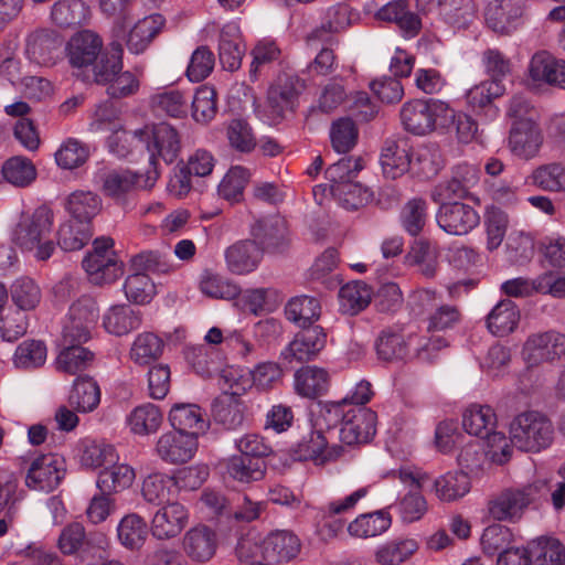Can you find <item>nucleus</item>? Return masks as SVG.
Here are the masks:
<instances>
[{
    "label": "nucleus",
    "instance_id": "33",
    "mask_svg": "<svg viewBox=\"0 0 565 565\" xmlns=\"http://www.w3.org/2000/svg\"><path fill=\"white\" fill-rule=\"evenodd\" d=\"M140 323V311L129 305L111 306L103 317L106 331L118 337L137 329Z\"/></svg>",
    "mask_w": 565,
    "mask_h": 565
},
{
    "label": "nucleus",
    "instance_id": "63",
    "mask_svg": "<svg viewBox=\"0 0 565 565\" xmlns=\"http://www.w3.org/2000/svg\"><path fill=\"white\" fill-rule=\"evenodd\" d=\"M513 542V533L502 524L494 523L487 526L481 535L482 551L490 556L503 553Z\"/></svg>",
    "mask_w": 565,
    "mask_h": 565
},
{
    "label": "nucleus",
    "instance_id": "54",
    "mask_svg": "<svg viewBox=\"0 0 565 565\" xmlns=\"http://www.w3.org/2000/svg\"><path fill=\"white\" fill-rule=\"evenodd\" d=\"M62 350L57 356L56 364L57 369L75 374L87 369L93 360L94 353L83 345H61Z\"/></svg>",
    "mask_w": 565,
    "mask_h": 565
},
{
    "label": "nucleus",
    "instance_id": "2",
    "mask_svg": "<svg viewBox=\"0 0 565 565\" xmlns=\"http://www.w3.org/2000/svg\"><path fill=\"white\" fill-rule=\"evenodd\" d=\"M510 441L522 451L539 452L553 441L551 420L536 411L516 415L510 423Z\"/></svg>",
    "mask_w": 565,
    "mask_h": 565
},
{
    "label": "nucleus",
    "instance_id": "12",
    "mask_svg": "<svg viewBox=\"0 0 565 565\" xmlns=\"http://www.w3.org/2000/svg\"><path fill=\"white\" fill-rule=\"evenodd\" d=\"M543 142V136L534 118L512 122L509 136V147L513 154L521 159L534 158Z\"/></svg>",
    "mask_w": 565,
    "mask_h": 565
},
{
    "label": "nucleus",
    "instance_id": "47",
    "mask_svg": "<svg viewBox=\"0 0 565 565\" xmlns=\"http://www.w3.org/2000/svg\"><path fill=\"white\" fill-rule=\"evenodd\" d=\"M434 490L439 500L456 501L470 491V479L462 471L447 472L434 481Z\"/></svg>",
    "mask_w": 565,
    "mask_h": 565
},
{
    "label": "nucleus",
    "instance_id": "16",
    "mask_svg": "<svg viewBox=\"0 0 565 565\" xmlns=\"http://www.w3.org/2000/svg\"><path fill=\"white\" fill-rule=\"evenodd\" d=\"M103 49L102 38L84 30L71 38L67 43V57L74 68L84 70L92 66L99 57Z\"/></svg>",
    "mask_w": 565,
    "mask_h": 565
},
{
    "label": "nucleus",
    "instance_id": "22",
    "mask_svg": "<svg viewBox=\"0 0 565 565\" xmlns=\"http://www.w3.org/2000/svg\"><path fill=\"white\" fill-rule=\"evenodd\" d=\"M523 0H493L486 10L488 25L498 33H510L523 13Z\"/></svg>",
    "mask_w": 565,
    "mask_h": 565
},
{
    "label": "nucleus",
    "instance_id": "6",
    "mask_svg": "<svg viewBox=\"0 0 565 565\" xmlns=\"http://www.w3.org/2000/svg\"><path fill=\"white\" fill-rule=\"evenodd\" d=\"M435 218L441 231L454 236L467 235L480 224L479 212L462 201L439 205Z\"/></svg>",
    "mask_w": 565,
    "mask_h": 565
},
{
    "label": "nucleus",
    "instance_id": "1",
    "mask_svg": "<svg viewBox=\"0 0 565 565\" xmlns=\"http://www.w3.org/2000/svg\"><path fill=\"white\" fill-rule=\"evenodd\" d=\"M53 223L54 213L46 205H41L31 213L23 212L12 228L11 241L22 250L34 252L38 260H46L55 250V243L51 237Z\"/></svg>",
    "mask_w": 565,
    "mask_h": 565
},
{
    "label": "nucleus",
    "instance_id": "17",
    "mask_svg": "<svg viewBox=\"0 0 565 565\" xmlns=\"http://www.w3.org/2000/svg\"><path fill=\"white\" fill-rule=\"evenodd\" d=\"M198 448V440L192 435L169 431L160 436L156 445L158 456L171 465L189 461Z\"/></svg>",
    "mask_w": 565,
    "mask_h": 565
},
{
    "label": "nucleus",
    "instance_id": "41",
    "mask_svg": "<svg viewBox=\"0 0 565 565\" xmlns=\"http://www.w3.org/2000/svg\"><path fill=\"white\" fill-rule=\"evenodd\" d=\"M226 472L233 479L241 482H254L264 478L266 465L263 459L248 456H232L225 461Z\"/></svg>",
    "mask_w": 565,
    "mask_h": 565
},
{
    "label": "nucleus",
    "instance_id": "45",
    "mask_svg": "<svg viewBox=\"0 0 565 565\" xmlns=\"http://www.w3.org/2000/svg\"><path fill=\"white\" fill-rule=\"evenodd\" d=\"M89 8L83 0H60L51 10L52 21L61 28L81 25L88 19Z\"/></svg>",
    "mask_w": 565,
    "mask_h": 565
},
{
    "label": "nucleus",
    "instance_id": "8",
    "mask_svg": "<svg viewBox=\"0 0 565 565\" xmlns=\"http://www.w3.org/2000/svg\"><path fill=\"white\" fill-rule=\"evenodd\" d=\"M65 462L53 454L41 455L30 465L25 486L30 490L51 492L58 487L65 477Z\"/></svg>",
    "mask_w": 565,
    "mask_h": 565
},
{
    "label": "nucleus",
    "instance_id": "52",
    "mask_svg": "<svg viewBox=\"0 0 565 565\" xmlns=\"http://www.w3.org/2000/svg\"><path fill=\"white\" fill-rule=\"evenodd\" d=\"M120 543L127 548H139L148 536V524L137 513L125 515L117 529Z\"/></svg>",
    "mask_w": 565,
    "mask_h": 565
},
{
    "label": "nucleus",
    "instance_id": "15",
    "mask_svg": "<svg viewBox=\"0 0 565 565\" xmlns=\"http://www.w3.org/2000/svg\"><path fill=\"white\" fill-rule=\"evenodd\" d=\"M327 335L322 328H312L299 331L294 340L281 352V358L288 362H307L317 356L324 348Z\"/></svg>",
    "mask_w": 565,
    "mask_h": 565
},
{
    "label": "nucleus",
    "instance_id": "32",
    "mask_svg": "<svg viewBox=\"0 0 565 565\" xmlns=\"http://www.w3.org/2000/svg\"><path fill=\"white\" fill-rule=\"evenodd\" d=\"M520 317V310L512 300H501L487 316V328L495 337H505L516 329Z\"/></svg>",
    "mask_w": 565,
    "mask_h": 565
},
{
    "label": "nucleus",
    "instance_id": "38",
    "mask_svg": "<svg viewBox=\"0 0 565 565\" xmlns=\"http://www.w3.org/2000/svg\"><path fill=\"white\" fill-rule=\"evenodd\" d=\"M163 420L160 408L151 403L135 407L127 417V424L132 434L148 436L157 433Z\"/></svg>",
    "mask_w": 565,
    "mask_h": 565
},
{
    "label": "nucleus",
    "instance_id": "60",
    "mask_svg": "<svg viewBox=\"0 0 565 565\" xmlns=\"http://www.w3.org/2000/svg\"><path fill=\"white\" fill-rule=\"evenodd\" d=\"M358 137V127L351 118L342 117L332 122L330 138L337 152H349L356 145Z\"/></svg>",
    "mask_w": 565,
    "mask_h": 565
},
{
    "label": "nucleus",
    "instance_id": "19",
    "mask_svg": "<svg viewBox=\"0 0 565 565\" xmlns=\"http://www.w3.org/2000/svg\"><path fill=\"white\" fill-rule=\"evenodd\" d=\"M412 147L406 137L387 139L381 153V166L386 178L396 179L411 169Z\"/></svg>",
    "mask_w": 565,
    "mask_h": 565
},
{
    "label": "nucleus",
    "instance_id": "37",
    "mask_svg": "<svg viewBox=\"0 0 565 565\" xmlns=\"http://www.w3.org/2000/svg\"><path fill=\"white\" fill-rule=\"evenodd\" d=\"M122 45L118 41L110 43V53L99 55L92 65V79L96 84L107 85L122 70ZM90 75L84 79H89Z\"/></svg>",
    "mask_w": 565,
    "mask_h": 565
},
{
    "label": "nucleus",
    "instance_id": "40",
    "mask_svg": "<svg viewBox=\"0 0 565 565\" xmlns=\"http://www.w3.org/2000/svg\"><path fill=\"white\" fill-rule=\"evenodd\" d=\"M531 565H565V546L555 537H539L529 543Z\"/></svg>",
    "mask_w": 565,
    "mask_h": 565
},
{
    "label": "nucleus",
    "instance_id": "4",
    "mask_svg": "<svg viewBox=\"0 0 565 565\" xmlns=\"http://www.w3.org/2000/svg\"><path fill=\"white\" fill-rule=\"evenodd\" d=\"M446 110V105L440 100L414 99L402 106L401 121L406 131L424 136L435 130L437 117Z\"/></svg>",
    "mask_w": 565,
    "mask_h": 565
},
{
    "label": "nucleus",
    "instance_id": "64",
    "mask_svg": "<svg viewBox=\"0 0 565 565\" xmlns=\"http://www.w3.org/2000/svg\"><path fill=\"white\" fill-rule=\"evenodd\" d=\"M532 181L545 191H565V167L559 163L542 166L532 173Z\"/></svg>",
    "mask_w": 565,
    "mask_h": 565
},
{
    "label": "nucleus",
    "instance_id": "13",
    "mask_svg": "<svg viewBox=\"0 0 565 565\" xmlns=\"http://www.w3.org/2000/svg\"><path fill=\"white\" fill-rule=\"evenodd\" d=\"M252 242L264 252H282L287 245V226L282 217L271 215L257 220L250 227Z\"/></svg>",
    "mask_w": 565,
    "mask_h": 565
},
{
    "label": "nucleus",
    "instance_id": "46",
    "mask_svg": "<svg viewBox=\"0 0 565 565\" xmlns=\"http://www.w3.org/2000/svg\"><path fill=\"white\" fill-rule=\"evenodd\" d=\"M100 402V390L96 381L89 376H78L70 394V404L78 412L94 411Z\"/></svg>",
    "mask_w": 565,
    "mask_h": 565
},
{
    "label": "nucleus",
    "instance_id": "59",
    "mask_svg": "<svg viewBox=\"0 0 565 565\" xmlns=\"http://www.w3.org/2000/svg\"><path fill=\"white\" fill-rule=\"evenodd\" d=\"M174 486L172 478L161 473H151L142 482L141 494L147 502L154 505L169 503Z\"/></svg>",
    "mask_w": 565,
    "mask_h": 565
},
{
    "label": "nucleus",
    "instance_id": "25",
    "mask_svg": "<svg viewBox=\"0 0 565 565\" xmlns=\"http://www.w3.org/2000/svg\"><path fill=\"white\" fill-rule=\"evenodd\" d=\"M169 422L174 430L192 435L196 439L209 427V422L195 404H175L169 413Z\"/></svg>",
    "mask_w": 565,
    "mask_h": 565
},
{
    "label": "nucleus",
    "instance_id": "42",
    "mask_svg": "<svg viewBox=\"0 0 565 565\" xmlns=\"http://www.w3.org/2000/svg\"><path fill=\"white\" fill-rule=\"evenodd\" d=\"M391 523L392 519L390 513L385 510H379L359 515L349 524L348 531L352 536L363 539L374 537L386 532Z\"/></svg>",
    "mask_w": 565,
    "mask_h": 565
},
{
    "label": "nucleus",
    "instance_id": "28",
    "mask_svg": "<svg viewBox=\"0 0 565 565\" xmlns=\"http://www.w3.org/2000/svg\"><path fill=\"white\" fill-rule=\"evenodd\" d=\"M164 23L166 19L160 13L139 20L127 35L126 45L128 50L134 54L145 52L152 40L161 32Z\"/></svg>",
    "mask_w": 565,
    "mask_h": 565
},
{
    "label": "nucleus",
    "instance_id": "26",
    "mask_svg": "<svg viewBox=\"0 0 565 565\" xmlns=\"http://www.w3.org/2000/svg\"><path fill=\"white\" fill-rule=\"evenodd\" d=\"M294 385L298 395L316 398L328 391L330 375L327 370L316 365L302 366L294 375Z\"/></svg>",
    "mask_w": 565,
    "mask_h": 565
},
{
    "label": "nucleus",
    "instance_id": "62",
    "mask_svg": "<svg viewBox=\"0 0 565 565\" xmlns=\"http://www.w3.org/2000/svg\"><path fill=\"white\" fill-rule=\"evenodd\" d=\"M249 177V171L244 167L231 168L218 185V195L232 203L241 201Z\"/></svg>",
    "mask_w": 565,
    "mask_h": 565
},
{
    "label": "nucleus",
    "instance_id": "5",
    "mask_svg": "<svg viewBox=\"0 0 565 565\" xmlns=\"http://www.w3.org/2000/svg\"><path fill=\"white\" fill-rule=\"evenodd\" d=\"M479 182V172L473 166L458 164L448 179L436 184L430 198L439 205L471 198V189Z\"/></svg>",
    "mask_w": 565,
    "mask_h": 565
},
{
    "label": "nucleus",
    "instance_id": "14",
    "mask_svg": "<svg viewBox=\"0 0 565 565\" xmlns=\"http://www.w3.org/2000/svg\"><path fill=\"white\" fill-rule=\"evenodd\" d=\"M319 429L313 428L295 446L294 454L300 461L311 460L316 465H324L342 456L344 448L341 445L329 446L328 439Z\"/></svg>",
    "mask_w": 565,
    "mask_h": 565
},
{
    "label": "nucleus",
    "instance_id": "10",
    "mask_svg": "<svg viewBox=\"0 0 565 565\" xmlns=\"http://www.w3.org/2000/svg\"><path fill=\"white\" fill-rule=\"evenodd\" d=\"M376 413L371 408H349L340 428V440L348 446L370 443L376 434Z\"/></svg>",
    "mask_w": 565,
    "mask_h": 565
},
{
    "label": "nucleus",
    "instance_id": "23",
    "mask_svg": "<svg viewBox=\"0 0 565 565\" xmlns=\"http://www.w3.org/2000/svg\"><path fill=\"white\" fill-rule=\"evenodd\" d=\"M183 547L188 556L193 561L206 562L216 552V533L206 525L194 526L185 533Z\"/></svg>",
    "mask_w": 565,
    "mask_h": 565
},
{
    "label": "nucleus",
    "instance_id": "29",
    "mask_svg": "<svg viewBox=\"0 0 565 565\" xmlns=\"http://www.w3.org/2000/svg\"><path fill=\"white\" fill-rule=\"evenodd\" d=\"M380 21L394 22L409 36L418 34L422 22L417 14L408 10L405 0H394L383 6L375 14Z\"/></svg>",
    "mask_w": 565,
    "mask_h": 565
},
{
    "label": "nucleus",
    "instance_id": "51",
    "mask_svg": "<svg viewBox=\"0 0 565 565\" xmlns=\"http://www.w3.org/2000/svg\"><path fill=\"white\" fill-rule=\"evenodd\" d=\"M418 550L413 539H397L380 546L375 552V561L380 565H401Z\"/></svg>",
    "mask_w": 565,
    "mask_h": 565
},
{
    "label": "nucleus",
    "instance_id": "48",
    "mask_svg": "<svg viewBox=\"0 0 565 565\" xmlns=\"http://www.w3.org/2000/svg\"><path fill=\"white\" fill-rule=\"evenodd\" d=\"M90 225L75 220L66 221L61 224L56 237L57 245L65 252L82 249L92 238Z\"/></svg>",
    "mask_w": 565,
    "mask_h": 565
},
{
    "label": "nucleus",
    "instance_id": "31",
    "mask_svg": "<svg viewBox=\"0 0 565 565\" xmlns=\"http://www.w3.org/2000/svg\"><path fill=\"white\" fill-rule=\"evenodd\" d=\"M245 47L235 24H226L220 32L218 58L223 68L234 72L241 67Z\"/></svg>",
    "mask_w": 565,
    "mask_h": 565
},
{
    "label": "nucleus",
    "instance_id": "43",
    "mask_svg": "<svg viewBox=\"0 0 565 565\" xmlns=\"http://www.w3.org/2000/svg\"><path fill=\"white\" fill-rule=\"evenodd\" d=\"M98 475L97 487L103 494H111L129 488L135 480V470L125 463H110Z\"/></svg>",
    "mask_w": 565,
    "mask_h": 565
},
{
    "label": "nucleus",
    "instance_id": "20",
    "mask_svg": "<svg viewBox=\"0 0 565 565\" xmlns=\"http://www.w3.org/2000/svg\"><path fill=\"white\" fill-rule=\"evenodd\" d=\"M532 81L552 86H565V61L556 58L546 51L535 53L529 64Z\"/></svg>",
    "mask_w": 565,
    "mask_h": 565
},
{
    "label": "nucleus",
    "instance_id": "3",
    "mask_svg": "<svg viewBox=\"0 0 565 565\" xmlns=\"http://www.w3.org/2000/svg\"><path fill=\"white\" fill-rule=\"evenodd\" d=\"M140 143H143L149 153V169H157L158 158L167 164L172 163L181 150V141L178 131L170 125L161 122L152 128L145 127L130 132Z\"/></svg>",
    "mask_w": 565,
    "mask_h": 565
},
{
    "label": "nucleus",
    "instance_id": "18",
    "mask_svg": "<svg viewBox=\"0 0 565 565\" xmlns=\"http://www.w3.org/2000/svg\"><path fill=\"white\" fill-rule=\"evenodd\" d=\"M188 511L179 502H169L159 509L151 521V533L158 540L177 537L188 523Z\"/></svg>",
    "mask_w": 565,
    "mask_h": 565
},
{
    "label": "nucleus",
    "instance_id": "30",
    "mask_svg": "<svg viewBox=\"0 0 565 565\" xmlns=\"http://www.w3.org/2000/svg\"><path fill=\"white\" fill-rule=\"evenodd\" d=\"M263 254L255 242L241 241L227 248L225 257L227 267L232 273L246 274L253 271Z\"/></svg>",
    "mask_w": 565,
    "mask_h": 565
},
{
    "label": "nucleus",
    "instance_id": "27",
    "mask_svg": "<svg viewBox=\"0 0 565 565\" xmlns=\"http://www.w3.org/2000/svg\"><path fill=\"white\" fill-rule=\"evenodd\" d=\"M526 507L518 489H504L488 502V511L497 521H518Z\"/></svg>",
    "mask_w": 565,
    "mask_h": 565
},
{
    "label": "nucleus",
    "instance_id": "49",
    "mask_svg": "<svg viewBox=\"0 0 565 565\" xmlns=\"http://www.w3.org/2000/svg\"><path fill=\"white\" fill-rule=\"evenodd\" d=\"M371 298V288L362 281L349 282L339 290L340 308L350 316L364 310L370 305Z\"/></svg>",
    "mask_w": 565,
    "mask_h": 565
},
{
    "label": "nucleus",
    "instance_id": "44",
    "mask_svg": "<svg viewBox=\"0 0 565 565\" xmlns=\"http://www.w3.org/2000/svg\"><path fill=\"white\" fill-rule=\"evenodd\" d=\"M377 358L385 362L402 361L408 354V342L401 332L384 329L375 341Z\"/></svg>",
    "mask_w": 565,
    "mask_h": 565
},
{
    "label": "nucleus",
    "instance_id": "50",
    "mask_svg": "<svg viewBox=\"0 0 565 565\" xmlns=\"http://www.w3.org/2000/svg\"><path fill=\"white\" fill-rule=\"evenodd\" d=\"M163 341L152 332H143L135 339L129 355L139 365H148L157 361L163 352Z\"/></svg>",
    "mask_w": 565,
    "mask_h": 565
},
{
    "label": "nucleus",
    "instance_id": "21",
    "mask_svg": "<svg viewBox=\"0 0 565 565\" xmlns=\"http://www.w3.org/2000/svg\"><path fill=\"white\" fill-rule=\"evenodd\" d=\"M83 268L94 284H110L124 274V265L116 254L88 253L83 259Z\"/></svg>",
    "mask_w": 565,
    "mask_h": 565
},
{
    "label": "nucleus",
    "instance_id": "9",
    "mask_svg": "<svg viewBox=\"0 0 565 565\" xmlns=\"http://www.w3.org/2000/svg\"><path fill=\"white\" fill-rule=\"evenodd\" d=\"M301 87L299 79L288 74L279 75L270 85L267 93V111L273 121H279L287 113L295 110Z\"/></svg>",
    "mask_w": 565,
    "mask_h": 565
},
{
    "label": "nucleus",
    "instance_id": "24",
    "mask_svg": "<svg viewBox=\"0 0 565 565\" xmlns=\"http://www.w3.org/2000/svg\"><path fill=\"white\" fill-rule=\"evenodd\" d=\"M301 550L299 537L286 530L270 533L264 542V555L276 563L289 562L297 557Z\"/></svg>",
    "mask_w": 565,
    "mask_h": 565
},
{
    "label": "nucleus",
    "instance_id": "7",
    "mask_svg": "<svg viewBox=\"0 0 565 565\" xmlns=\"http://www.w3.org/2000/svg\"><path fill=\"white\" fill-rule=\"evenodd\" d=\"M522 354L530 366L561 360L565 356V335L554 330L533 333L524 342Z\"/></svg>",
    "mask_w": 565,
    "mask_h": 565
},
{
    "label": "nucleus",
    "instance_id": "36",
    "mask_svg": "<svg viewBox=\"0 0 565 565\" xmlns=\"http://www.w3.org/2000/svg\"><path fill=\"white\" fill-rule=\"evenodd\" d=\"M65 209L73 220L90 225L92 220L102 211V200L94 192L78 190L68 195Z\"/></svg>",
    "mask_w": 565,
    "mask_h": 565
},
{
    "label": "nucleus",
    "instance_id": "35",
    "mask_svg": "<svg viewBox=\"0 0 565 565\" xmlns=\"http://www.w3.org/2000/svg\"><path fill=\"white\" fill-rule=\"evenodd\" d=\"M214 419L226 429H236L245 418V406L235 393H225L213 405Z\"/></svg>",
    "mask_w": 565,
    "mask_h": 565
},
{
    "label": "nucleus",
    "instance_id": "11",
    "mask_svg": "<svg viewBox=\"0 0 565 565\" xmlns=\"http://www.w3.org/2000/svg\"><path fill=\"white\" fill-rule=\"evenodd\" d=\"M160 172L147 169L145 172L110 171L103 177V191L106 195L118 199L134 189H150L154 185Z\"/></svg>",
    "mask_w": 565,
    "mask_h": 565
},
{
    "label": "nucleus",
    "instance_id": "39",
    "mask_svg": "<svg viewBox=\"0 0 565 565\" xmlns=\"http://www.w3.org/2000/svg\"><path fill=\"white\" fill-rule=\"evenodd\" d=\"M497 423V416L493 409L486 405H472L470 406L462 416L463 429L472 436L487 438L492 433H495L494 427Z\"/></svg>",
    "mask_w": 565,
    "mask_h": 565
},
{
    "label": "nucleus",
    "instance_id": "34",
    "mask_svg": "<svg viewBox=\"0 0 565 565\" xmlns=\"http://www.w3.org/2000/svg\"><path fill=\"white\" fill-rule=\"evenodd\" d=\"M320 313V301L316 297L307 295L291 298L285 307L286 318L303 329H308L309 326L317 321Z\"/></svg>",
    "mask_w": 565,
    "mask_h": 565
},
{
    "label": "nucleus",
    "instance_id": "57",
    "mask_svg": "<svg viewBox=\"0 0 565 565\" xmlns=\"http://www.w3.org/2000/svg\"><path fill=\"white\" fill-rule=\"evenodd\" d=\"M363 167V159L361 157H344L331 164L326 170V177L330 182V192L334 191L335 185H345L352 182Z\"/></svg>",
    "mask_w": 565,
    "mask_h": 565
},
{
    "label": "nucleus",
    "instance_id": "61",
    "mask_svg": "<svg viewBox=\"0 0 565 565\" xmlns=\"http://www.w3.org/2000/svg\"><path fill=\"white\" fill-rule=\"evenodd\" d=\"M347 210H358L369 204L373 193L359 182H349L345 185H335L331 193Z\"/></svg>",
    "mask_w": 565,
    "mask_h": 565
},
{
    "label": "nucleus",
    "instance_id": "56",
    "mask_svg": "<svg viewBox=\"0 0 565 565\" xmlns=\"http://www.w3.org/2000/svg\"><path fill=\"white\" fill-rule=\"evenodd\" d=\"M438 252L426 239L416 241L409 253L407 260L411 265L417 266L419 271L426 278H433L437 273Z\"/></svg>",
    "mask_w": 565,
    "mask_h": 565
},
{
    "label": "nucleus",
    "instance_id": "53",
    "mask_svg": "<svg viewBox=\"0 0 565 565\" xmlns=\"http://www.w3.org/2000/svg\"><path fill=\"white\" fill-rule=\"evenodd\" d=\"M348 402V397L337 402H319L318 412L312 419V427L324 433L335 428L339 424L343 426Z\"/></svg>",
    "mask_w": 565,
    "mask_h": 565
},
{
    "label": "nucleus",
    "instance_id": "58",
    "mask_svg": "<svg viewBox=\"0 0 565 565\" xmlns=\"http://www.w3.org/2000/svg\"><path fill=\"white\" fill-rule=\"evenodd\" d=\"M428 204L424 199L414 198L401 211V224L411 236H418L427 221Z\"/></svg>",
    "mask_w": 565,
    "mask_h": 565
},
{
    "label": "nucleus",
    "instance_id": "55",
    "mask_svg": "<svg viewBox=\"0 0 565 565\" xmlns=\"http://www.w3.org/2000/svg\"><path fill=\"white\" fill-rule=\"evenodd\" d=\"M3 178L14 186L30 185L36 178V169L25 157L17 156L8 159L2 166Z\"/></svg>",
    "mask_w": 565,
    "mask_h": 565
}]
</instances>
